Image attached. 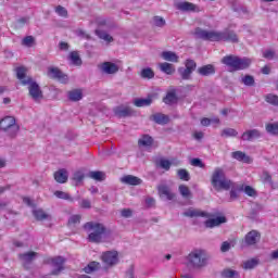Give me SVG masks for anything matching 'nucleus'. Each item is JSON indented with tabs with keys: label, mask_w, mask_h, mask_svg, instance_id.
I'll list each match as a JSON object with an SVG mask.
<instances>
[{
	"label": "nucleus",
	"mask_w": 278,
	"mask_h": 278,
	"mask_svg": "<svg viewBox=\"0 0 278 278\" xmlns=\"http://www.w3.org/2000/svg\"><path fill=\"white\" fill-rule=\"evenodd\" d=\"M185 66V68H187L191 73H194V71L197 70V62H194V60L189 59L186 61Z\"/></svg>",
	"instance_id": "603ef678"
},
{
	"label": "nucleus",
	"mask_w": 278,
	"mask_h": 278,
	"mask_svg": "<svg viewBox=\"0 0 278 278\" xmlns=\"http://www.w3.org/2000/svg\"><path fill=\"white\" fill-rule=\"evenodd\" d=\"M251 59L240 58L238 55H226L222 59V64L228 66L230 73H236V71H244L251 66Z\"/></svg>",
	"instance_id": "20e7f679"
},
{
	"label": "nucleus",
	"mask_w": 278,
	"mask_h": 278,
	"mask_svg": "<svg viewBox=\"0 0 278 278\" xmlns=\"http://www.w3.org/2000/svg\"><path fill=\"white\" fill-rule=\"evenodd\" d=\"M151 103H153V100L151 98L135 100V105L137 108H147V105H151Z\"/></svg>",
	"instance_id": "ea45409f"
},
{
	"label": "nucleus",
	"mask_w": 278,
	"mask_h": 278,
	"mask_svg": "<svg viewBox=\"0 0 278 278\" xmlns=\"http://www.w3.org/2000/svg\"><path fill=\"white\" fill-rule=\"evenodd\" d=\"M211 186L216 192H223V190H231L236 188V182L227 178V174L223 167H216L211 176Z\"/></svg>",
	"instance_id": "f03ea898"
},
{
	"label": "nucleus",
	"mask_w": 278,
	"mask_h": 278,
	"mask_svg": "<svg viewBox=\"0 0 278 278\" xmlns=\"http://www.w3.org/2000/svg\"><path fill=\"white\" fill-rule=\"evenodd\" d=\"M28 85V90L31 99H34V101H40V99H42V90L40 89V86L31 80Z\"/></svg>",
	"instance_id": "9d476101"
},
{
	"label": "nucleus",
	"mask_w": 278,
	"mask_h": 278,
	"mask_svg": "<svg viewBox=\"0 0 278 278\" xmlns=\"http://www.w3.org/2000/svg\"><path fill=\"white\" fill-rule=\"evenodd\" d=\"M178 190L181 197H184V199H190V197H192V192L190 191V188H188V186L186 185H180Z\"/></svg>",
	"instance_id": "a19ab883"
},
{
	"label": "nucleus",
	"mask_w": 278,
	"mask_h": 278,
	"mask_svg": "<svg viewBox=\"0 0 278 278\" xmlns=\"http://www.w3.org/2000/svg\"><path fill=\"white\" fill-rule=\"evenodd\" d=\"M102 262L106 264V266H114L118 264V252L109 251L102 254Z\"/></svg>",
	"instance_id": "6e6552de"
},
{
	"label": "nucleus",
	"mask_w": 278,
	"mask_h": 278,
	"mask_svg": "<svg viewBox=\"0 0 278 278\" xmlns=\"http://www.w3.org/2000/svg\"><path fill=\"white\" fill-rule=\"evenodd\" d=\"M139 147H151L153 144V138L149 135H143L139 140H138Z\"/></svg>",
	"instance_id": "c9c22d12"
},
{
	"label": "nucleus",
	"mask_w": 278,
	"mask_h": 278,
	"mask_svg": "<svg viewBox=\"0 0 278 278\" xmlns=\"http://www.w3.org/2000/svg\"><path fill=\"white\" fill-rule=\"evenodd\" d=\"M258 264H260V260L251 258V260L243 262L242 268L244 270H253V268H255Z\"/></svg>",
	"instance_id": "cd10ccee"
},
{
	"label": "nucleus",
	"mask_w": 278,
	"mask_h": 278,
	"mask_svg": "<svg viewBox=\"0 0 278 278\" xmlns=\"http://www.w3.org/2000/svg\"><path fill=\"white\" fill-rule=\"evenodd\" d=\"M161 71L165 73L166 75H173L175 73V65L170 63H160L159 64Z\"/></svg>",
	"instance_id": "c85d7f7f"
},
{
	"label": "nucleus",
	"mask_w": 278,
	"mask_h": 278,
	"mask_svg": "<svg viewBox=\"0 0 278 278\" xmlns=\"http://www.w3.org/2000/svg\"><path fill=\"white\" fill-rule=\"evenodd\" d=\"M199 75L202 77H210V75H214L216 73V68L212 64L203 65L198 68Z\"/></svg>",
	"instance_id": "aec40b11"
},
{
	"label": "nucleus",
	"mask_w": 278,
	"mask_h": 278,
	"mask_svg": "<svg viewBox=\"0 0 278 278\" xmlns=\"http://www.w3.org/2000/svg\"><path fill=\"white\" fill-rule=\"evenodd\" d=\"M262 181H263V184H269V186H271V188H275V187H273V176L268 172H263Z\"/></svg>",
	"instance_id": "de8ad7c7"
},
{
	"label": "nucleus",
	"mask_w": 278,
	"mask_h": 278,
	"mask_svg": "<svg viewBox=\"0 0 278 278\" xmlns=\"http://www.w3.org/2000/svg\"><path fill=\"white\" fill-rule=\"evenodd\" d=\"M210 254L205 250H193L188 255V262L193 268H203L207 266Z\"/></svg>",
	"instance_id": "39448f33"
},
{
	"label": "nucleus",
	"mask_w": 278,
	"mask_h": 278,
	"mask_svg": "<svg viewBox=\"0 0 278 278\" xmlns=\"http://www.w3.org/2000/svg\"><path fill=\"white\" fill-rule=\"evenodd\" d=\"M81 223V215H72L68 219V225H79Z\"/></svg>",
	"instance_id": "6e6d98bb"
},
{
	"label": "nucleus",
	"mask_w": 278,
	"mask_h": 278,
	"mask_svg": "<svg viewBox=\"0 0 278 278\" xmlns=\"http://www.w3.org/2000/svg\"><path fill=\"white\" fill-rule=\"evenodd\" d=\"M160 197H166L167 201H173L175 199V193L170 190L169 186L161 184L157 186Z\"/></svg>",
	"instance_id": "2eb2a0df"
},
{
	"label": "nucleus",
	"mask_w": 278,
	"mask_h": 278,
	"mask_svg": "<svg viewBox=\"0 0 278 278\" xmlns=\"http://www.w3.org/2000/svg\"><path fill=\"white\" fill-rule=\"evenodd\" d=\"M263 58H265L266 60H273V58H275V51L274 50H265L263 52Z\"/></svg>",
	"instance_id": "680f3d73"
},
{
	"label": "nucleus",
	"mask_w": 278,
	"mask_h": 278,
	"mask_svg": "<svg viewBox=\"0 0 278 278\" xmlns=\"http://www.w3.org/2000/svg\"><path fill=\"white\" fill-rule=\"evenodd\" d=\"M80 207H83L84 210H90L92 205L89 200H81Z\"/></svg>",
	"instance_id": "69168bd1"
},
{
	"label": "nucleus",
	"mask_w": 278,
	"mask_h": 278,
	"mask_svg": "<svg viewBox=\"0 0 278 278\" xmlns=\"http://www.w3.org/2000/svg\"><path fill=\"white\" fill-rule=\"evenodd\" d=\"M96 35L101 39L105 40V42H114V38L110 36L105 30L97 29Z\"/></svg>",
	"instance_id": "e433bc0d"
},
{
	"label": "nucleus",
	"mask_w": 278,
	"mask_h": 278,
	"mask_svg": "<svg viewBox=\"0 0 278 278\" xmlns=\"http://www.w3.org/2000/svg\"><path fill=\"white\" fill-rule=\"evenodd\" d=\"M146 205L147 207H155V199L151 197L147 198Z\"/></svg>",
	"instance_id": "0e129e2a"
},
{
	"label": "nucleus",
	"mask_w": 278,
	"mask_h": 278,
	"mask_svg": "<svg viewBox=\"0 0 278 278\" xmlns=\"http://www.w3.org/2000/svg\"><path fill=\"white\" fill-rule=\"evenodd\" d=\"M265 101L270 103V105H278V96L269 93L266 96Z\"/></svg>",
	"instance_id": "8fccbe9b"
},
{
	"label": "nucleus",
	"mask_w": 278,
	"mask_h": 278,
	"mask_svg": "<svg viewBox=\"0 0 278 278\" xmlns=\"http://www.w3.org/2000/svg\"><path fill=\"white\" fill-rule=\"evenodd\" d=\"M257 138H262V132L257 129H250L242 134L241 140L253 142V140H257Z\"/></svg>",
	"instance_id": "4468645a"
},
{
	"label": "nucleus",
	"mask_w": 278,
	"mask_h": 278,
	"mask_svg": "<svg viewBox=\"0 0 278 278\" xmlns=\"http://www.w3.org/2000/svg\"><path fill=\"white\" fill-rule=\"evenodd\" d=\"M115 114H117L119 117L129 116V115H131V109L119 108V109H116Z\"/></svg>",
	"instance_id": "a18cd8bd"
},
{
	"label": "nucleus",
	"mask_w": 278,
	"mask_h": 278,
	"mask_svg": "<svg viewBox=\"0 0 278 278\" xmlns=\"http://www.w3.org/2000/svg\"><path fill=\"white\" fill-rule=\"evenodd\" d=\"M68 60H71L74 66H81V56H79V52L72 51L68 55Z\"/></svg>",
	"instance_id": "2f4dec72"
},
{
	"label": "nucleus",
	"mask_w": 278,
	"mask_h": 278,
	"mask_svg": "<svg viewBox=\"0 0 278 278\" xmlns=\"http://www.w3.org/2000/svg\"><path fill=\"white\" fill-rule=\"evenodd\" d=\"M101 268V264L99 262H91L89 263L85 268L84 271L87 275H90L91 273H94L96 270H99Z\"/></svg>",
	"instance_id": "473e14b6"
},
{
	"label": "nucleus",
	"mask_w": 278,
	"mask_h": 278,
	"mask_svg": "<svg viewBox=\"0 0 278 278\" xmlns=\"http://www.w3.org/2000/svg\"><path fill=\"white\" fill-rule=\"evenodd\" d=\"M64 257L62 256H56L54 258H50L48 260V264H51V266H53L54 270H52V275H60V273H62V270H64Z\"/></svg>",
	"instance_id": "1a4fd4ad"
},
{
	"label": "nucleus",
	"mask_w": 278,
	"mask_h": 278,
	"mask_svg": "<svg viewBox=\"0 0 278 278\" xmlns=\"http://www.w3.org/2000/svg\"><path fill=\"white\" fill-rule=\"evenodd\" d=\"M18 257L23 262V264H31V262H34L35 258L38 257V254L36 252H28L20 254Z\"/></svg>",
	"instance_id": "b1692460"
},
{
	"label": "nucleus",
	"mask_w": 278,
	"mask_h": 278,
	"mask_svg": "<svg viewBox=\"0 0 278 278\" xmlns=\"http://www.w3.org/2000/svg\"><path fill=\"white\" fill-rule=\"evenodd\" d=\"M191 166H195L198 168H205V165L201 159H192L190 161Z\"/></svg>",
	"instance_id": "13d9d810"
},
{
	"label": "nucleus",
	"mask_w": 278,
	"mask_h": 278,
	"mask_svg": "<svg viewBox=\"0 0 278 278\" xmlns=\"http://www.w3.org/2000/svg\"><path fill=\"white\" fill-rule=\"evenodd\" d=\"M229 249H231V243L224 241L220 247L222 253H227V251H229Z\"/></svg>",
	"instance_id": "e2e57ef3"
},
{
	"label": "nucleus",
	"mask_w": 278,
	"mask_h": 278,
	"mask_svg": "<svg viewBox=\"0 0 278 278\" xmlns=\"http://www.w3.org/2000/svg\"><path fill=\"white\" fill-rule=\"evenodd\" d=\"M141 77L143 79H153L155 77V73L151 67H147L141 71Z\"/></svg>",
	"instance_id": "79ce46f5"
},
{
	"label": "nucleus",
	"mask_w": 278,
	"mask_h": 278,
	"mask_svg": "<svg viewBox=\"0 0 278 278\" xmlns=\"http://www.w3.org/2000/svg\"><path fill=\"white\" fill-rule=\"evenodd\" d=\"M0 129L4 131L9 138H16L18 131H21V126L16 124L14 116H5L0 121Z\"/></svg>",
	"instance_id": "423d86ee"
},
{
	"label": "nucleus",
	"mask_w": 278,
	"mask_h": 278,
	"mask_svg": "<svg viewBox=\"0 0 278 278\" xmlns=\"http://www.w3.org/2000/svg\"><path fill=\"white\" fill-rule=\"evenodd\" d=\"M59 48H60L61 51H68L70 46H68L67 42L61 41V42L59 43Z\"/></svg>",
	"instance_id": "338daca9"
},
{
	"label": "nucleus",
	"mask_w": 278,
	"mask_h": 278,
	"mask_svg": "<svg viewBox=\"0 0 278 278\" xmlns=\"http://www.w3.org/2000/svg\"><path fill=\"white\" fill-rule=\"evenodd\" d=\"M119 181L126 186H140L142 184V179L134 175H126L119 178Z\"/></svg>",
	"instance_id": "dca6fc26"
},
{
	"label": "nucleus",
	"mask_w": 278,
	"mask_h": 278,
	"mask_svg": "<svg viewBox=\"0 0 278 278\" xmlns=\"http://www.w3.org/2000/svg\"><path fill=\"white\" fill-rule=\"evenodd\" d=\"M161 58H163V60H166V62H179V56L173 51H163Z\"/></svg>",
	"instance_id": "a878e982"
},
{
	"label": "nucleus",
	"mask_w": 278,
	"mask_h": 278,
	"mask_svg": "<svg viewBox=\"0 0 278 278\" xmlns=\"http://www.w3.org/2000/svg\"><path fill=\"white\" fill-rule=\"evenodd\" d=\"M100 68L103 73H106V75H114L118 71V65L112 62H104L101 64Z\"/></svg>",
	"instance_id": "a211bd4d"
},
{
	"label": "nucleus",
	"mask_w": 278,
	"mask_h": 278,
	"mask_svg": "<svg viewBox=\"0 0 278 278\" xmlns=\"http://www.w3.org/2000/svg\"><path fill=\"white\" fill-rule=\"evenodd\" d=\"M34 42H36V39H34L33 36H26L23 40H22V45L24 47H33Z\"/></svg>",
	"instance_id": "864d4df0"
},
{
	"label": "nucleus",
	"mask_w": 278,
	"mask_h": 278,
	"mask_svg": "<svg viewBox=\"0 0 278 278\" xmlns=\"http://www.w3.org/2000/svg\"><path fill=\"white\" fill-rule=\"evenodd\" d=\"M194 36L200 40H208L210 42H220V40L227 42H238V35H236L233 30L216 31L197 27L194 29Z\"/></svg>",
	"instance_id": "f257e3e1"
},
{
	"label": "nucleus",
	"mask_w": 278,
	"mask_h": 278,
	"mask_svg": "<svg viewBox=\"0 0 278 278\" xmlns=\"http://www.w3.org/2000/svg\"><path fill=\"white\" fill-rule=\"evenodd\" d=\"M127 278H134V265H131L128 270L126 271Z\"/></svg>",
	"instance_id": "774afa93"
},
{
	"label": "nucleus",
	"mask_w": 278,
	"mask_h": 278,
	"mask_svg": "<svg viewBox=\"0 0 278 278\" xmlns=\"http://www.w3.org/2000/svg\"><path fill=\"white\" fill-rule=\"evenodd\" d=\"M54 197H56V199H63L64 201H73V198H71V194L64 191H55Z\"/></svg>",
	"instance_id": "49530a36"
},
{
	"label": "nucleus",
	"mask_w": 278,
	"mask_h": 278,
	"mask_svg": "<svg viewBox=\"0 0 278 278\" xmlns=\"http://www.w3.org/2000/svg\"><path fill=\"white\" fill-rule=\"evenodd\" d=\"M243 192H245L248 197H257V191H255L251 186H245Z\"/></svg>",
	"instance_id": "bf43d9fd"
},
{
	"label": "nucleus",
	"mask_w": 278,
	"mask_h": 278,
	"mask_svg": "<svg viewBox=\"0 0 278 278\" xmlns=\"http://www.w3.org/2000/svg\"><path fill=\"white\" fill-rule=\"evenodd\" d=\"M177 175L182 181H190V173L186 169H178Z\"/></svg>",
	"instance_id": "09e8293b"
},
{
	"label": "nucleus",
	"mask_w": 278,
	"mask_h": 278,
	"mask_svg": "<svg viewBox=\"0 0 278 278\" xmlns=\"http://www.w3.org/2000/svg\"><path fill=\"white\" fill-rule=\"evenodd\" d=\"M84 229L88 233L89 242H93L96 244L103 242V237L108 233L105 225L99 222H88L84 225Z\"/></svg>",
	"instance_id": "7ed1b4c3"
},
{
	"label": "nucleus",
	"mask_w": 278,
	"mask_h": 278,
	"mask_svg": "<svg viewBox=\"0 0 278 278\" xmlns=\"http://www.w3.org/2000/svg\"><path fill=\"white\" fill-rule=\"evenodd\" d=\"M55 12H56V14H59V16H63L64 18H66V16H68V11H66V9L62 5H58L55 8Z\"/></svg>",
	"instance_id": "4d7b16f0"
},
{
	"label": "nucleus",
	"mask_w": 278,
	"mask_h": 278,
	"mask_svg": "<svg viewBox=\"0 0 278 278\" xmlns=\"http://www.w3.org/2000/svg\"><path fill=\"white\" fill-rule=\"evenodd\" d=\"M33 214L36 220H47V218H50L49 214H47L42 208L33 211Z\"/></svg>",
	"instance_id": "4c0bfd02"
},
{
	"label": "nucleus",
	"mask_w": 278,
	"mask_h": 278,
	"mask_svg": "<svg viewBox=\"0 0 278 278\" xmlns=\"http://www.w3.org/2000/svg\"><path fill=\"white\" fill-rule=\"evenodd\" d=\"M88 177H90V179H94V181H105V173L103 172H89Z\"/></svg>",
	"instance_id": "72a5a7b5"
},
{
	"label": "nucleus",
	"mask_w": 278,
	"mask_h": 278,
	"mask_svg": "<svg viewBox=\"0 0 278 278\" xmlns=\"http://www.w3.org/2000/svg\"><path fill=\"white\" fill-rule=\"evenodd\" d=\"M153 24L155 27H164L166 25V20H164L162 16H154Z\"/></svg>",
	"instance_id": "3c124183"
},
{
	"label": "nucleus",
	"mask_w": 278,
	"mask_h": 278,
	"mask_svg": "<svg viewBox=\"0 0 278 278\" xmlns=\"http://www.w3.org/2000/svg\"><path fill=\"white\" fill-rule=\"evenodd\" d=\"M224 223H227V217L225 216H217L216 218H208L204 222V226L206 229H214V227H220V225H224Z\"/></svg>",
	"instance_id": "9b49d317"
},
{
	"label": "nucleus",
	"mask_w": 278,
	"mask_h": 278,
	"mask_svg": "<svg viewBox=\"0 0 278 278\" xmlns=\"http://www.w3.org/2000/svg\"><path fill=\"white\" fill-rule=\"evenodd\" d=\"M86 176L84 175V172L77 170L73 174L72 180L74 181L75 186H81L84 184V178Z\"/></svg>",
	"instance_id": "7c9ffc66"
},
{
	"label": "nucleus",
	"mask_w": 278,
	"mask_h": 278,
	"mask_svg": "<svg viewBox=\"0 0 278 278\" xmlns=\"http://www.w3.org/2000/svg\"><path fill=\"white\" fill-rule=\"evenodd\" d=\"M163 103H166V105L177 103V93H175V91L167 92L166 97L163 99Z\"/></svg>",
	"instance_id": "c756f323"
},
{
	"label": "nucleus",
	"mask_w": 278,
	"mask_h": 278,
	"mask_svg": "<svg viewBox=\"0 0 278 278\" xmlns=\"http://www.w3.org/2000/svg\"><path fill=\"white\" fill-rule=\"evenodd\" d=\"M48 77H50V79H59L61 84H68V76L62 73L58 67H49Z\"/></svg>",
	"instance_id": "0eeeda50"
},
{
	"label": "nucleus",
	"mask_w": 278,
	"mask_h": 278,
	"mask_svg": "<svg viewBox=\"0 0 278 278\" xmlns=\"http://www.w3.org/2000/svg\"><path fill=\"white\" fill-rule=\"evenodd\" d=\"M123 218H131L134 211L131 208H124L121 211Z\"/></svg>",
	"instance_id": "052dcab7"
},
{
	"label": "nucleus",
	"mask_w": 278,
	"mask_h": 278,
	"mask_svg": "<svg viewBox=\"0 0 278 278\" xmlns=\"http://www.w3.org/2000/svg\"><path fill=\"white\" fill-rule=\"evenodd\" d=\"M233 160H238V162H244L245 164H251L253 160L250 159V156L247 155V153L242 151H236L232 152Z\"/></svg>",
	"instance_id": "5701e85b"
},
{
	"label": "nucleus",
	"mask_w": 278,
	"mask_h": 278,
	"mask_svg": "<svg viewBox=\"0 0 278 278\" xmlns=\"http://www.w3.org/2000/svg\"><path fill=\"white\" fill-rule=\"evenodd\" d=\"M175 5L181 12H197V7L192 2H178Z\"/></svg>",
	"instance_id": "4be33fe9"
},
{
	"label": "nucleus",
	"mask_w": 278,
	"mask_h": 278,
	"mask_svg": "<svg viewBox=\"0 0 278 278\" xmlns=\"http://www.w3.org/2000/svg\"><path fill=\"white\" fill-rule=\"evenodd\" d=\"M84 98V93L80 89H73L68 91V99L70 101H81Z\"/></svg>",
	"instance_id": "bb28decb"
},
{
	"label": "nucleus",
	"mask_w": 278,
	"mask_h": 278,
	"mask_svg": "<svg viewBox=\"0 0 278 278\" xmlns=\"http://www.w3.org/2000/svg\"><path fill=\"white\" fill-rule=\"evenodd\" d=\"M151 121H154L157 125H168L170 118L163 113H155L151 116Z\"/></svg>",
	"instance_id": "412c9836"
},
{
	"label": "nucleus",
	"mask_w": 278,
	"mask_h": 278,
	"mask_svg": "<svg viewBox=\"0 0 278 278\" xmlns=\"http://www.w3.org/2000/svg\"><path fill=\"white\" fill-rule=\"evenodd\" d=\"M242 83L244 84V86H254L255 85V78H253V76H251V75H245L242 78Z\"/></svg>",
	"instance_id": "5fc2aeb1"
},
{
	"label": "nucleus",
	"mask_w": 278,
	"mask_h": 278,
	"mask_svg": "<svg viewBox=\"0 0 278 278\" xmlns=\"http://www.w3.org/2000/svg\"><path fill=\"white\" fill-rule=\"evenodd\" d=\"M16 75L17 79H20V81H22L24 86H27V84H31V77L27 76V70L25 67H17Z\"/></svg>",
	"instance_id": "f3484780"
},
{
	"label": "nucleus",
	"mask_w": 278,
	"mask_h": 278,
	"mask_svg": "<svg viewBox=\"0 0 278 278\" xmlns=\"http://www.w3.org/2000/svg\"><path fill=\"white\" fill-rule=\"evenodd\" d=\"M159 164L164 170H170V166H179L180 162L177 160L168 161L166 159H161Z\"/></svg>",
	"instance_id": "393cba45"
},
{
	"label": "nucleus",
	"mask_w": 278,
	"mask_h": 278,
	"mask_svg": "<svg viewBox=\"0 0 278 278\" xmlns=\"http://www.w3.org/2000/svg\"><path fill=\"white\" fill-rule=\"evenodd\" d=\"M54 179L58 184H66L68 181V170L65 168L59 169L54 173Z\"/></svg>",
	"instance_id": "6ab92c4d"
},
{
	"label": "nucleus",
	"mask_w": 278,
	"mask_h": 278,
	"mask_svg": "<svg viewBox=\"0 0 278 278\" xmlns=\"http://www.w3.org/2000/svg\"><path fill=\"white\" fill-rule=\"evenodd\" d=\"M266 131L273 136H278V123L267 124Z\"/></svg>",
	"instance_id": "c03bdc74"
},
{
	"label": "nucleus",
	"mask_w": 278,
	"mask_h": 278,
	"mask_svg": "<svg viewBox=\"0 0 278 278\" xmlns=\"http://www.w3.org/2000/svg\"><path fill=\"white\" fill-rule=\"evenodd\" d=\"M178 73H179L181 79H185V80L190 79V76L192 75V72L190 70H187V67H180L178 70Z\"/></svg>",
	"instance_id": "37998d69"
},
{
	"label": "nucleus",
	"mask_w": 278,
	"mask_h": 278,
	"mask_svg": "<svg viewBox=\"0 0 278 278\" xmlns=\"http://www.w3.org/2000/svg\"><path fill=\"white\" fill-rule=\"evenodd\" d=\"M262 239V235L257 230H252L245 235V244L248 247H253V244H257V242Z\"/></svg>",
	"instance_id": "ddd939ff"
},
{
	"label": "nucleus",
	"mask_w": 278,
	"mask_h": 278,
	"mask_svg": "<svg viewBox=\"0 0 278 278\" xmlns=\"http://www.w3.org/2000/svg\"><path fill=\"white\" fill-rule=\"evenodd\" d=\"M222 277L224 278H240V273L238 270L226 268L222 273Z\"/></svg>",
	"instance_id": "f704fd0d"
},
{
	"label": "nucleus",
	"mask_w": 278,
	"mask_h": 278,
	"mask_svg": "<svg viewBox=\"0 0 278 278\" xmlns=\"http://www.w3.org/2000/svg\"><path fill=\"white\" fill-rule=\"evenodd\" d=\"M184 216H187L188 218H197V217H202V218H210L212 216L210 213L205 211H201L199 208H188L185 213Z\"/></svg>",
	"instance_id": "f8f14e48"
},
{
	"label": "nucleus",
	"mask_w": 278,
	"mask_h": 278,
	"mask_svg": "<svg viewBox=\"0 0 278 278\" xmlns=\"http://www.w3.org/2000/svg\"><path fill=\"white\" fill-rule=\"evenodd\" d=\"M238 136V131L233 128H225L222 130V138H236Z\"/></svg>",
	"instance_id": "58836bf2"
}]
</instances>
